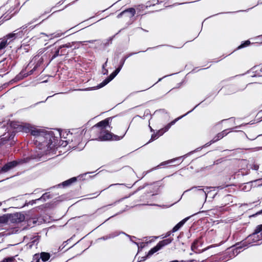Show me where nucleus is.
I'll return each mask as SVG.
<instances>
[{"mask_svg":"<svg viewBox=\"0 0 262 262\" xmlns=\"http://www.w3.org/2000/svg\"><path fill=\"white\" fill-rule=\"evenodd\" d=\"M99 133L100 135L98 138L100 141H119L124 137L126 131L124 132L119 136L115 135L106 129H103L100 131Z\"/></svg>","mask_w":262,"mask_h":262,"instance_id":"obj_1","label":"nucleus"},{"mask_svg":"<svg viewBox=\"0 0 262 262\" xmlns=\"http://www.w3.org/2000/svg\"><path fill=\"white\" fill-rule=\"evenodd\" d=\"M29 161L28 158L18 159L16 160L7 162L0 169V173H6L14 169L18 165L26 163Z\"/></svg>","mask_w":262,"mask_h":262,"instance_id":"obj_2","label":"nucleus"},{"mask_svg":"<svg viewBox=\"0 0 262 262\" xmlns=\"http://www.w3.org/2000/svg\"><path fill=\"white\" fill-rule=\"evenodd\" d=\"M31 135L34 136L33 141L35 144L37 145L45 146V136L43 133H45V130L37 129L35 128H31L29 129Z\"/></svg>","mask_w":262,"mask_h":262,"instance_id":"obj_3","label":"nucleus"},{"mask_svg":"<svg viewBox=\"0 0 262 262\" xmlns=\"http://www.w3.org/2000/svg\"><path fill=\"white\" fill-rule=\"evenodd\" d=\"M45 146H47L52 148L57 145L58 142V138L55 137L54 134L52 131H46L45 130Z\"/></svg>","mask_w":262,"mask_h":262,"instance_id":"obj_4","label":"nucleus"},{"mask_svg":"<svg viewBox=\"0 0 262 262\" xmlns=\"http://www.w3.org/2000/svg\"><path fill=\"white\" fill-rule=\"evenodd\" d=\"M173 240V238L172 237H169L166 239H164L162 241H160L157 245L151 248L148 252L147 254L144 256L143 257V260H145L147 257H149L150 256L152 255L153 254L162 249L164 246L169 244L171 243V242Z\"/></svg>","mask_w":262,"mask_h":262,"instance_id":"obj_5","label":"nucleus"},{"mask_svg":"<svg viewBox=\"0 0 262 262\" xmlns=\"http://www.w3.org/2000/svg\"><path fill=\"white\" fill-rule=\"evenodd\" d=\"M16 33H9L0 39V53L5 49L10 43L15 39Z\"/></svg>","mask_w":262,"mask_h":262,"instance_id":"obj_6","label":"nucleus"},{"mask_svg":"<svg viewBox=\"0 0 262 262\" xmlns=\"http://www.w3.org/2000/svg\"><path fill=\"white\" fill-rule=\"evenodd\" d=\"M179 119V118H177L174 119V120L172 121L168 124H167L164 128H161V129H159L158 132H157L156 133H154L152 134L151 136V138L149 142L153 141L154 140L157 139L159 137L162 136L164 133L167 132L170 127L171 126L175 124V123Z\"/></svg>","mask_w":262,"mask_h":262,"instance_id":"obj_7","label":"nucleus"},{"mask_svg":"<svg viewBox=\"0 0 262 262\" xmlns=\"http://www.w3.org/2000/svg\"><path fill=\"white\" fill-rule=\"evenodd\" d=\"M115 118V116L108 117L96 124L93 126V128L98 127L99 128V132L102 131L103 129H106V127L108 126L110 128V130L112 128V127L110 125L112 121V120Z\"/></svg>","mask_w":262,"mask_h":262,"instance_id":"obj_8","label":"nucleus"},{"mask_svg":"<svg viewBox=\"0 0 262 262\" xmlns=\"http://www.w3.org/2000/svg\"><path fill=\"white\" fill-rule=\"evenodd\" d=\"M136 14V9L134 8H129L124 10L120 13L118 16V18L124 17L127 18H131Z\"/></svg>","mask_w":262,"mask_h":262,"instance_id":"obj_9","label":"nucleus"},{"mask_svg":"<svg viewBox=\"0 0 262 262\" xmlns=\"http://www.w3.org/2000/svg\"><path fill=\"white\" fill-rule=\"evenodd\" d=\"M120 71H119V69H116V70L112 73H111L108 77L105 79L97 86L98 88H101L106 85L117 76Z\"/></svg>","mask_w":262,"mask_h":262,"instance_id":"obj_10","label":"nucleus"},{"mask_svg":"<svg viewBox=\"0 0 262 262\" xmlns=\"http://www.w3.org/2000/svg\"><path fill=\"white\" fill-rule=\"evenodd\" d=\"M228 129H224L222 132L218 133L214 137V138L207 144L208 145H211L212 143H214L221 139H222L223 138L227 136L230 132L228 131Z\"/></svg>","mask_w":262,"mask_h":262,"instance_id":"obj_11","label":"nucleus"},{"mask_svg":"<svg viewBox=\"0 0 262 262\" xmlns=\"http://www.w3.org/2000/svg\"><path fill=\"white\" fill-rule=\"evenodd\" d=\"M10 126L13 129H15L16 132L25 131L27 132V130L30 129L29 128L20 124L17 121H11L10 123Z\"/></svg>","mask_w":262,"mask_h":262,"instance_id":"obj_12","label":"nucleus"},{"mask_svg":"<svg viewBox=\"0 0 262 262\" xmlns=\"http://www.w3.org/2000/svg\"><path fill=\"white\" fill-rule=\"evenodd\" d=\"M202 245V238H199L198 239H196L194 241V242L192 243L191 249L192 251L197 252V250L200 251V250L198 249V248L199 246H201Z\"/></svg>","mask_w":262,"mask_h":262,"instance_id":"obj_13","label":"nucleus"},{"mask_svg":"<svg viewBox=\"0 0 262 262\" xmlns=\"http://www.w3.org/2000/svg\"><path fill=\"white\" fill-rule=\"evenodd\" d=\"M72 47V45L70 43H67L66 44L63 45L59 47V49L60 50V56L65 55L68 54L69 51L67 50V48H69Z\"/></svg>","mask_w":262,"mask_h":262,"instance_id":"obj_14","label":"nucleus"},{"mask_svg":"<svg viewBox=\"0 0 262 262\" xmlns=\"http://www.w3.org/2000/svg\"><path fill=\"white\" fill-rule=\"evenodd\" d=\"M189 217H186L184 219L182 220L179 223H178L172 229L171 232H174L178 231L183 225L185 223V222L189 219Z\"/></svg>","mask_w":262,"mask_h":262,"instance_id":"obj_15","label":"nucleus"},{"mask_svg":"<svg viewBox=\"0 0 262 262\" xmlns=\"http://www.w3.org/2000/svg\"><path fill=\"white\" fill-rule=\"evenodd\" d=\"M39 257L42 262H46L50 259L51 255L49 253L41 252L39 254Z\"/></svg>","mask_w":262,"mask_h":262,"instance_id":"obj_16","label":"nucleus"},{"mask_svg":"<svg viewBox=\"0 0 262 262\" xmlns=\"http://www.w3.org/2000/svg\"><path fill=\"white\" fill-rule=\"evenodd\" d=\"M133 54H134V53H130V54H127V55L124 56V57H123L120 59V60L119 61V66H118V68H117L116 69H119V71H120L121 69H122V68L123 67L126 59H127L129 57H130Z\"/></svg>","mask_w":262,"mask_h":262,"instance_id":"obj_17","label":"nucleus"},{"mask_svg":"<svg viewBox=\"0 0 262 262\" xmlns=\"http://www.w3.org/2000/svg\"><path fill=\"white\" fill-rule=\"evenodd\" d=\"M77 178L76 177H73L68 180L63 182L61 185H62L63 187H67L70 186L73 183L76 182L77 181Z\"/></svg>","mask_w":262,"mask_h":262,"instance_id":"obj_18","label":"nucleus"},{"mask_svg":"<svg viewBox=\"0 0 262 262\" xmlns=\"http://www.w3.org/2000/svg\"><path fill=\"white\" fill-rule=\"evenodd\" d=\"M37 60V62L36 64V65L34 66V68H33V70H35L37 67H38L39 66H40L42 63H43V59L42 58V57H39V56H35L33 58V60L34 61H35L36 60Z\"/></svg>","mask_w":262,"mask_h":262,"instance_id":"obj_19","label":"nucleus"},{"mask_svg":"<svg viewBox=\"0 0 262 262\" xmlns=\"http://www.w3.org/2000/svg\"><path fill=\"white\" fill-rule=\"evenodd\" d=\"M148 8L146 7V4H140L135 6L136 11L137 10L138 13H140L141 11H144L146 8Z\"/></svg>","mask_w":262,"mask_h":262,"instance_id":"obj_20","label":"nucleus"},{"mask_svg":"<svg viewBox=\"0 0 262 262\" xmlns=\"http://www.w3.org/2000/svg\"><path fill=\"white\" fill-rule=\"evenodd\" d=\"M14 216L17 218V222L20 223L25 220V216L20 213H14Z\"/></svg>","mask_w":262,"mask_h":262,"instance_id":"obj_21","label":"nucleus"},{"mask_svg":"<svg viewBox=\"0 0 262 262\" xmlns=\"http://www.w3.org/2000/svg\"><path fill=\"white\" fill-rule=\"evenodd\" d=\"M252 44L250 40H247L245 41L244 42L242 43L241 45H239L237 48L236 50H239L241 49L245 48L249 46L250 45Z\"/></svg>","mask_w":262,"mask_h":262,"instance_id":"obj_22","label":"nucleus"},{"mask_svg":"<svg viewBox=\"0 0 262 262\" xmlns=\"http://www.w3.org/2000/svg\"><path fill=\"white\" fill-rule=\"evenodd\" d=\"M158 0H147L146 3V7H149L157 4Z\"/></svg>","mask_w":262,"mask_h":262,"instance_id":"obj_23","label":"nucleus"},{"mask_svg":"<svg viewBox=\"0 0 262 262\" xmlns=\"http://www.w3.org/2000/svg\"><path fill=\"white\" fill-rule=\"evenodd\" d=\"M254 42L252 43L262 44V34L256 37L254 39Z\"/></svg>","mask_w":262,"mask_h":262,"instance_id":"obj_24","label":"nucleus"},{"mask_svg":"<svg viewBox=\"0 0 262 262\" xmlns=\"http://www.w3.org/2000/svg\"><path fill=\"white\" fill-rule=\"evenodd\" d=\"M1 262H16V261L15 260L14 257L12 256V257L5 258Z\"/></svg>","mask_w":262,"mask_h":262,"instance_id":"obj_25","label":"nucleus"},{"mask_svg":"<svg viewBox=\"0 0 262 262\" xmlns=\"http://www.w3.org/2000/svg\"><path fill=\"white\" fill-rule=\"evenodd\" d=\"M261 231H262V224L258 225L256 227V228H255V229L253 234V235L257 234H258V233H259Z\"/></svg>","mask_w":262,"mask_h":262,"instance_id":"obj_26","label":"nucleus"},{"mask_svg":"<svg viewBox=\"0 0 262 262\" xmlns=\"http://www.w3.org/2000/svg\"><path fill=\"white\" fill-rule=\"evenodd\" d=\"M40 259L39 253H36L33 255L32 260L31 262H40Z\"/></svg>","mask_w":262,"mask_h":262,"instance_id":"obj_27","label":"nucleus"},{"mask_svg":"<svg viewBox=\"0 0 262 262\" xmlns=\"http://www.w3.org/2000/svg\"><path fill=\"white\" fill-rule=\"evenodd\" d=\"M66 32V31H64V32H55L51 34L52 36H53V37H59L61 36L62 35L64 34V33Z\"/></svg>","mask_w":262,"mask_h":262,"instance_id":"obj_28","label":"nucleus"},{"mask_svg":"<svg viewBox=\"0 0 262 262\" xmlns=\"http://www.w3.org/2000/svg\"><path fill=\"white\" fill-rule=\"evenodd\" d=\"M8 221V218L5 215L0 216V223H6Z\"/></svg>","mask_w":262,"mask_h":262,"instance_id":"obj_29","label":"nucleus"},{"mask_svg":"<svg viewBox=\"0 0 262 262\" xmlns=\"http://www.w3.org/2000/svg\"><path fill=\"white\" fill-rule=\"evenodd\" d=\"M60 50L59 49V48L55 51V53L54 54V55L52 56V59H54L55 58H56V57H57L58 56H60Z\"/></svg>","mask_w":262,"mask_h":262,"instance_id":"obj_30","label":"nucleus"},{"mask_svg":"<svg viewBox=\"0 0 262 262\" xmlns=\"http://www.w3.org/2000/svg\"><path fill=\"white\" fill-rule=\"evenodd\" d=\"M50 198V194H49V193L46 192L42 194V195L40 198V199L46 200V199H48Z\"/></svg>","mask_w":262,"mask_h":262,"instance_id":"obj_31","label":"nucleus"},{"mask_svg":"<svg viewBox=\"0 0 262 262\" xmlns=\"http://www.w3.org/2000/svg\"><path fill=\"white\" fill-rule=\"evenodd\" d=\"M173 161H174V160H170L163 162L161 163L158 166H160L162 165H165L166 164H170V163H172Z\"/></svg>","mask_w":262,"mask_h":262,"instance_id":"obj_32","label":"nucleus"},{"mask_svg":"<svg viewBox=\"0 0 262 262\" xmlns=\"http://www.w3.org/2000/svg\"><path fill=\"white\" fill-rule=\"evenodd\" d=\"M119 175L121 176L123 178H126V173L125 172V169H121L120 171L119 172Z\"/></svg>","mask_w":262,"mask_h":262,"instance_id":"obj_33","label":"nucleus"},{"mask_svg":"<svg viewBox=\"0 0 262 262\" xmlns=\"http://www.w3.org/2000/svg\"><path fill=\"white\" fill-rule=\"evenodd\" d=\"M10 220L13 223H18L17 222V218L16 217L14 216V214L10 215Z\"/></svg>","mask_w":262,"mask_h":262,"instance_id":"obj_34","label":"nucleus"},{"mask_svg":"<svg viewBox=\"0 0 262 262\" xmlns=\"http://www.w3.org/2000/svg\"><path fill=\"white\" fill-rule=\"evenodd\" d=\"M149 242H146V243H141L140 244V246H138V248H143L144 247H145L148 243Z\"/></svg>","mask_w":262,"mask_h":262,"instance_id":"obj_35","label":"nucleus"},{"mask_svg":"<svg viewBox=\"0 0 262 262\" xmlns=\"http://www.w3.org/2000/svg\"><path fill=\"white\" fill-rule=\"evenodd\" d=\"M107 60L108 59H107V60L105 61V62L102 65V69H105V67H106V66H107Z\"/></svg>","mask_w":262,"mask_h":262,"instance_id":"obj_36","label":"nucleus"},{"mask_svg":"<svg viewBox=\"0 0 262 262\" xmlns=\"http://www.w3.org/2000/svg\"><path fill=\"white\" fill-rule=\"evenodd\" d=\"M103 73L104 75L108 74V70L106 69H103Z\"/></svg>","mask_w":262,"mask_h":262,"instance_id":"obj_37","label":"nucleus"},{"mask_svg":"<svg viewBox=\"0 0 262 262\" xmlns=\"http://www.w3.org/2000/svg\"><path fill=\"white\" fill-rule=\"evenodd\" d=\"M261 213H262V210L257 212L256 214H260Z\"/></svg>","mask_w":262,"mask_h":262,"instance_id":"obj_38","label":"nucleus"},{"mask_svg":"<svg viewBox=\"0 0 262 262\" xmlns=\"http://www.w3.org/2000/svg\"><path fill=\"white\" fill-rule=\"evenodd\" d=\"M170 235V232H167L166 236H169Z\"/></svg>","mask_w":262,"mask_h":262,"instance_id":"obj_39","label":"nucleus"},{"mask_svg":"<svg viewBox=\"0 0 262 262\" xmlns=\"http://www.w3.org/2000/svg\"><path fill=\"white\" fill-rule=\"evenodd\" d=\"M149 127H150V131L154 132V130L151 128V127L149 126Z\"/></svg>","mask_w":262,"mask_h":262,"instance_id":"obj_40","label":"nucleus"},{"mask_svg":"<svg viewBox=\"0 0 262 262\" xmlns=\"http://www.w3.org/2000/svg\"><path fill=\"white\" fill-rule=\"evenodd\" d=\"M2 24V21L0 20V26Z\"/></svg>","mask_w":262,"mask_h":262,"instance_id":"obj_41","label":"nucleus"},{"mask_svg":"<svg viewBox=\"0 0 262 262\" xmlns=\"http://www.w3.org/2000/svg\"><path fill=\"white\" fill-rule=\"evenodd\" d=\"M1 205H2V203L0 202V206H1Z\"/></svg>","mask_w":262,"mask_h":262,"instance_id":"obj_42","label":"nucleus"}]
</instances>
